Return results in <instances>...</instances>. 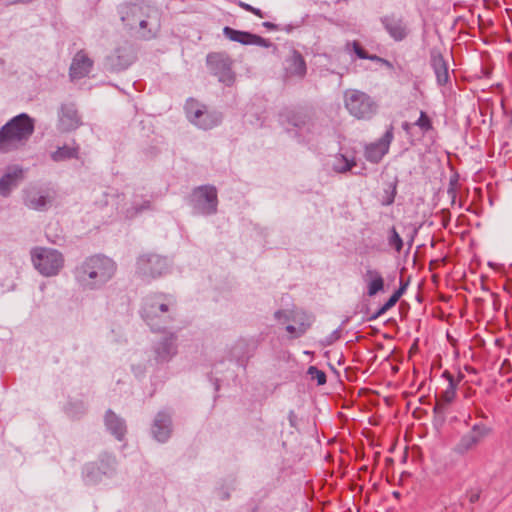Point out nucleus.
Returning <instances> with one entry per match:
<instances>
[{
    "mask_svg": "<svg viewBox=\"0 0 512 512\" xmlns=\"http://www.w3.org/2000/svg\"><path fill=\"white\" fill-rule=\"evenodd\" d=\"M105 425L107 429L118 439L122 440L126 433V425L123 419L118 417L113 411L108 410L105 415Z\"/></svg>",
    "mask_w": 512,
    "mask_h": 512,
    "instance_id": "obj_26",
    "label": "nucleus"
},
{
    "mask_svg": "<svg viewBox=\"0 0 512 512\" xmlns=\"http://www.w3.org/2000/svg\"><path fill=\"white\" fill-rule=\"evenodd\" d=\"M238 6L241 7L242 9H244L245 11L253 13L254 15H256L259 18H264V14L258 8H255V7L249 5V4L245 3V2H242V1L238 2Z\"/></svg>",
    "mask_w": 512,
    "mask_h": 512,
    "instance_id": "obj_41",
    "label": "nucleus"
},
{
    "mask_svg": "<svg viewBox=\"0 0 512 512\" xmlns=\"http://www.w3.org/2000/svg\"><path fill=\"white\" fill-rule=\"evenodd\" d=\"M287 121L298 129H309L311 125V117L304 112H289L286 115Z\"/></svg>",
    "mask_w": 512,
    "mask_h": 512,
    "instance_id": "obj_29",
    "label": "nucleus"
},
{
    "mask_svg": "<svg viewBox=\"0 0 512 512\" xmlns=\"http://www.w3.org/2000/svg\"><path fill=\"white\" fill-rule=\"evenodd\" d=\"M191 201L197 213L203 215L214 214L218 205L217 190L209 185L200 186L193 191Z\"/></svg>",
    "mask_w": 512,
    "mask_h": 512,
    "instance_id": "obj_9",
    "label": "nucleus"
},
{
    "mask_svg": "<svg viewBox=\"0 0 512 512\" xmlns=\"http://www.w3.org/2000/svg\"><path fill=\"white\" fill-rule=\"evenodd\" d=\"M108 65L113 70L126 69L134 61L131 47L124 46L117 48L115 52L107 58Z\"/></svg>",
    "mask_w": 512,
    "mask_h": 512,
    "instance_id": "obj_18",
    "label": "nucleus"
},
{
    "mask_svg": "<svg viewBox=\"0 0 512 512\" xmlns=\"http://www.w3.org/2000/svg\"><path fill=\"white\" fill-rule=\"evenodd\" d=\"M85 479L88 483H96L100 480L98 468L94 465L86 467Z\"/></svg>",
    "mask_w": 512,
    "mask_h": 512,
    "instance_id": "obj_40",
    "label": "nucleus"
},
{
    "mask_svg": "<svg viewBox=\"0 0 512 512\" xmlns=\"http://www.w3.org/2000/svg\"><path fill=\"white\" fill-rule=\"evenodd\" d=\"M152 11V7L142 3L124 4L119 8L121 20L125 25L131 28L138 25L141 29L146 27V19L150 17Z\"/></svg>",
    "mask_w": 512,
    "mask_h": 512,
    "instance_id": "obj_8",
    "label": "nucleus"
},
{
    "mask_svg": "<svg viewBox=\"0 0 512 512\" xmlns=\"http://www.w3.org/2000/svg\"><path fill=\"white\" fill-rule=\"evenodd\" d=\"M286 331L292 334L294 337H297V326L295 325H287Z\"/></svg>",
    "mask_w": 512,
    "mask_h": 512,
    "instance_id": "obj_43",
    "label": "nucleus"
},
{
    "mask_svg": "<svg viewBox=\"0 0 512 512\" xmlns=\"http://www.w3.org/2000/svg\"><path fill=\"white\" fill-rule=\"evenodd\" d=\"M388 243L391 247H393L397 252H400L403 248V241L398 232L394 227L390 230V235L388 237Z\"/></svg>",
    "mask_w": 512,
    "mask_h": 512,
    "instance_id": "obj_34",
    "label": "nucleus"
},
{
    "mask_svg": "<svg viewBox=\"0 0 512 512\" xmlns=\"http://www.w3.org/2000/svg\"><path fill=\"white\" fill-rule=\"evenodd\" d=\"M406 289V286L405 285H402L398 290H396L394 293H400V297L402 296V294L404 293Z\"/></svg>",
    "mask_w": 512,
    "mask_h": 512,
    "instance_id": "obj_46",
    "label": "nucleus"
},
{
    "mask_svg": "<svg viewBox=\"0 0 512 512\" xmlns=\"http://www.w3.org/2000/svg\"><path fill=\"white\" fill-rule=\"evenodd\" d=\"M24 178V170L20 166H10L0 178V195L8 197Z\"/></svg>",
    "mask_w": 512,
    "mask_h": 512,
    "instance_id": "obj_14",
    "label": "nucleus"
},
{
    "mask_svg": "<svg viewBox=\"0 0 512 512\" xmlns=\"http://www.w3.org/2000/svg\"><path fill=\"white\" fill-rule=\"evenodd\" d=\"M491 429L485 424H475L472 429L463 435L457 444L456 450L459 453H465L476 447L487 435Z\"/></svg>",
    "mask_w": 512,
    "mask_h": 512,
    "instance_id": "obj_10",
    "label": "nucleus"
},
{
    "mask_svg": "<svg viewBox=\"0 0 512 512\" xmlns=\"http://www.w3.org/2000/svg\"><path fill=\"white\" fill-rule=\"evenodd\" d=\"M60 129L63 131H71L80 125V117L73 104H64L61 107L59 115Z\"/></svg>",
    "mask_w": 512,
    "mask_h": 512,
    "instance_id": "obj_20",
    "label": "nucleus"
},
{
    "mask_svg": "<svg viewBox=\"0 0 512 512\" xmlns=\"http://www.w3.org/2000/svg\"><path fill=\"white\" fill-rule=\"evenodd\" d=\"M93 67V60L84 50L78 51L71 62L69 75L71 79H81L89 74Z\"/></svg>",
    "mask_w": 512,
    "mask_h": 512,
    "instance_id": "obj_15",
    "label": "nucleus"
},
{
    "mask_svg": "<svg viewBox=\"0 0 512 512\" xmlns=\"http://www.w3.org/2000/svg\"><path fill=\"white\" fill-rule=\"evenodd\" d=\"M393 137V126H390L377 142L366 146L365 158L372 163L380 162L383 156L389 151Z\"/></svg>",
    "mask_w": 512,
    "mask_h": 512,
    "instance_id": "obj_11",
    "label": "nucleus"
},
{
    "mask_svg": "<svg viewBox=\"0 0 512 512\" xmlns=\"http://www.w3.org/2000/svg\"><path fill=\"white\" fill-rule=\"evenodd\" d=\"M52 200L51 193L32 189L26 191L24 203L30 209L42 211L48 207Z\"/></svg>",
    "mask_w": 512,
    "mask_h": 512,
    "instance_id": "obj_19",
    "label": "nucleus"
},
{
    "mask_svg": "<svg viewBox=\"0 0 512 512\" xmlns=\"http://www.w3.org/2000/svg\"><path fill=\"white\" fill-rule=\"evenodd\" d=\"M284 69L287 77L303 78L307 71L303 56L296 50H292L291 54L285 59Z\"/></svg>",
    "mask_w": 512,
    "mask_h": 512,
    "instance_id": "obj_16",
    "label": "nucleus"
},
{
    "mask_svg": "<svg viewBox=\"0 0 512 512\" xmlns=\"http://www.w3.org/2000/svg\"><path fill=\"white\" fill-rule=\"evenodd\" d=\"M414 125L415 123L403 122L402 129L409 134Z\"/></svg>",
    "mask_w": 512,
    "mask_h": 512,
    "instance_id": "obj_44",
    "label": "nucleus"
},
{
    "mask_svg": "<svg viewBox=\"0 0 512 512\" xmlns=\"http://www.w3.org/2000/svg\"><path fill=\"white\" fill-rule=\"evenodd\" d=\"M30 254L34 268L45 277L58 275L64 267V257L56 249L35 247Z\"/></svg>",
    "mask_w": 512,
    "mask_h": 512,
    "instance_id": "obj_3",
    "label": "nucleus"
},
{
    "mask_svg": "<svg viewBox=\"0 0 512 512\" xmlns=\"http://www.w3.org/2000/svg\"><path fill=\"white\" fill-rule=\"evenodd\" d=\"M167 270V260L157 254H142L136 262L137 275L146 281L162 276Z\"/></svg>",
    "mask_w": 512,
    "mask_h": 512,
    "instance_id": "obj_6",
    "label": "nucleus"
},
{
    "mask_svg": "<svg viewBox=\"0 0 512 512\" xmlns=\"http://www.w3.org/2000/svg\"><path fill=\"white\" fill-rule=\"evenodd\" d=\"M265 28L267 29H270V30H276L277 29V26L271 22H264L262 24Z\"/></svg>",
    "mask_w": 512,
    "mask_h": 512,
    "instance_id": "obj_45",
    "label": "nucleus"
},
{
    "mask_svg": "<svg viewBox=\"0 0 512 512\" xmlns=\"http://www.w3.org/2000/svg\"><path fill=\"white\" fill-rule=\"evenodd\" d=\"M400 299V293H393L391 297L380 307L376 316H381L385 314L388 310L396 305L398 300Z\"/></svg>",
    "mask_w": 512,
    "mask_h": 512,
    "instance_id": "obj_37",
    "label": "nucleus"
},
{
    "mask_svg": "<svg viewBox=\"0 0 512 512\" xmlns=\"http://www.w3.org/2000/svg\"><path fill=\"white\" fill-rule=\"evenodd\" d=\"M257 349V342L253 339H239L233 345L231 354L238 362L244 364L253 356Z\"/></svg>",
    "mask_w": 512,
    "mask_h": 512,
    "instance_id": "obj_22",
    "label": "nucleus"
},
{
    "mask_svg": "<svg viewBox=\"0 0 512 512\" xmlns=\"http://www.w3.org/2000/svg\"><path fill=\"white\" fill-rule=\"evenodd\" d=\"M396 184H391L387 190L384 191V195L382 196L381 203L384 206L391 205L396 196Z\"/></svg>",
    "mask_w": 512,
    "mask_h": 512,
    "instance_id": "obj_38",
    "label": "nucleus"
},
{
    "mask_svg": "<svg viewBox=\"0 0 512 512\" xmlns=\"http://www.w3.org/2000/svg\"><path fill=\"white\" fill-rule=\"evenodd\" d=\"M287 319L297 325V338L304 335L313 322L312 316L301 310H295L292 316L287 315Z\"/></svg>",
    "mask_w": 512,
    "mask_h": 512,
    "instance_id": "obj_27",
    "label": "nucleus"
},
{
    "mask_svg": "<svg viewBox=\"0 0 512 512\" xmlns=\"http://www.w3.org/2000/svg\"><path fill=\"white\" fill-rule=\"evenodd\" d=\"M221 122V115L216 112H209L204 109L202 112V118H197L194 124L203 129H211Z\"/></svg>",
    "mask_w": 512,
    "mask_h": 512,
    "instance_id": "obj_28",
    "label": "nucleus"
},
{
    "mask_svg": "<svg viewBox=\"0 0 512 512\" xmlns=\"http://www.w3.org/2000/svg\"><path fill=\"white\" fill-rule=\"evenodd\" d=\"M115 272L116 264L112 259L94 255L76 267L75 279L82 288L94 290L110 281Z\"/></svg>",
    "mask_w": 512,
    "mask_h": 512,
    "instance_id": "obj_1",
    "label": "nucleus"
},
{
    "mask_svg": "<svg viewBox=\"0 0 512 512\" xmlns=\"http://www.w3.org/2000/svg\"><path fill=\"white\" fill-rule=\"evenodd\" d=\"M355 165L354 161L347 159L345 156H341L334 165V168L336 171L343 173L351 170Z\"/></svg>",
    "mask_w": 512,
    "mask_h": 512,
    "instance_id": "obj_36",
    "label": "nucleus"
},
{
    "mask_svg": "<svg viewBox=\"0 0 512 512\" xmlns=\"http://www.w3.org/2000/svg\"><path fill=\"white\" fill-rule=\"evenodd\" d=\"M186 113L191 122L194 123L195 119L202 118V112L205 106L200 105L196 100L190 99L185 105Z\"/></svg>",
    "mask_w": 512,
    "mask_h": 512,
    "instance_id": "obj_30",
    "label": "nucleus"
},
{
    "mask_svg": "<svg viewBox=\"0 0 512 512\" xmlns=\"http://www.w3.org/2000/svg\"><path fill=\"white\" fill-rule=\"evenodd\" d=\"M149 208H150V202L149 201H143L142 204H140V205L135 204V205H133L132 208L127 209L125 214H126L127 218H133L138 213H140L141 211L149 209Z\"/></svg>",
    "mask_w": 512,
    "mask_h": 512,
    "instance_id": "obj_39",
    "label": "nucleus"
},
{
    "mask_svg": "<svg viewBox=\"0 0 512 512\" xmlns=\"http://www.w3.org/2000/svg\"><path fill=\"white\" fill-rule=\"evenodd\" d=\"M431 66L436 75L437 83L439 85L447 84L449 81V69L441 53L435 51L431 53Z\"/></svg>",
    "mask_w": 512,
    "mask_h": 512,
    "instance_id": "obj_25",
    "label": "nucleus"
},
{
    "mask_svg": "<svg viewBox=\"0 0 512 512\" xmlns=\"http://www.w3.org/2000/svg\"><path fill=\"white\" fill-rule=\"evenodd\" d=\"M307 374L310 376L311 380H315L318 385H324L326 383L325 372L315 366H310L307 370Z\"/></svg>",
    "mask_w": 512,
    "mask_h": 512,
    "instance_id": "obj_33",
    "label": "nucleus"
},
{
    "mask_svg": "<svg viewBox=\"0 0 512 512\" xmlns=\"http://www.w3.org/2000/svg\"><path fill=\"white\" fill-rule=\"evenodd\" d=\"M386 31L395 41H401L407 36V28L402 18L391 16H384L381 18Z\"/></svg>",
    "mask_w": 512,
    "mask_h": 512,
    "instance_id": "obj_23",
    "label": "nucleus"
},
{
    "mask_svg": "<svg viewBox=\"0 0 512 512\" xmlns=\"http://www.w3.org/2000/svg\"><path fill=\"white\" fill-rule=\"evenodd\" d=\"M207 65L213 75H215L219 82L226 86L233 85L235 81V73L232 70V59L222 52L210 53L206 58Z\"/></svg>",
    "mask_w": 512,
    "mask_h": 512,
    "instance_id": "obj_7",
    "label": "nucleus"
},
{
    "mask_svg": "<svg viewBox=\"0 0 512 512\" xmlns=\"http://www.w3.org/2000/svg\"><path fill=\"white\" fill-rule=\"evenodd\" d=\"M34 132V120L25 113L13 117L0 129V153H9L26 145Z\"/></svg>",
    "mask_w": 512,
    "mask_h": 512,
    "instance_id": "obj_2",
    "label": "nucleus"
},
{
    "mask_svg": "<svg viewBox=\"0 0 512 512\" xmlns=\"http://www.w3.org/2000/svg\"><path fill=\"white\" fill-rule=\"evenodd\" d=\"M294 311H295V310H291V311H282V310H279V311H276V312H275V315H274V316H275V318H276L278 321H280V322H282V323H286V322H290V321H291V319H287V315L292 316Z\"/></svg>",
    "mask_w": 512,
    "mask_h": 512,
    "instance_id": "obj_42",
    "label": "nucleus"
},
{
    "mask_svg": "<svg viewBox=\"0 0 512 512\" xmlns=\"http://www.w3.org/2000/svg\"><path fill=\"white\" fill-rule=\"evenodd\" d=\"M415 125L418 126L423 133L432 129V121L424 111L420 112V116L415 122Z\"/></svg>",
    "mask_w": 512,
    "mask_h": 512,
    "instance_id": "obj_35",
    "label": "nucleus"
},
{
    "mask_svg": "<svg viewBox=\"0 0 512 512\" xmlns=\"http://www.w3.org/2000/svg\"><path fill=\"white\" fill-rule=\"evenodd\" d=\"M78 148L63 146L52 153L51 157L54 161H63L70 158H77Z\"/></svg>",
    "mask_w": 512,
    "mask_h": 512,
    "instance_id": "obj_31",
    "label": "nucleus"
},
{
    "mask_svg": "<svg viewBox=\"0 0 512 512\" xmlns=\"http://www.w3.org/2000/svg\"><path fill=\"white\" fill-rule=\"evenodd\" d=\"M155 359L164 363L177 354V336L174 333L165 334L154 346Z\"/></svg>",
    "mask_w": 512,
    "mask_h": 512,
    "instance_id": "obj_12",
    "label": "nucleus"
},
{
    "mask_svg": "<svg viewBox=\"0 0 512 512\" xmlns=\"http://www.w3.org/2000/svg\"><path fill=\"white\" fill-rule=\"evenodd\" d=\"M152 433L156 440L165 442L171 434V417L165 412H159L152 426Z\"/></svg>",
    "mask_w": 512,
    "mask_h": 512,
    "instance_id": "obj_21",
    "label": "nucleus"
},
{
    "mask_svg": "<svg viewBox=\"0 0 512 512\" xmlns=\"http://www.w3.org/2000/svg\"><path fill=\"white\" fill-rule=\"evenodd\" d=\"M223 34L231 41L239 42L244 45H258L262 47H270L272 43L261 36L249 32L235 30L231 27H224Z\"/></svg>",
    "mask_w": 512,
    "mask_h": 512,
    "instance_id": "obj_13",
    "label": "nucleus"
},
{
    "mask_svg": "<svg viewBox=\"0 0 512 512\" xmlns=\"http://www.w3.org/2000/svg\"><path fill=\"white\" fill-rule=\"evenodd\" d=\"M175 306L173 296L163 293L149 295L144 299L142 308V316L153 330H156L155 320L160 318L162 314L167 313L170 308Z\"/></svg>",
    "mask_w": 512,
    "mask_h": 512,
    "instance_id": "obj_5",
    "label": "nucleus"
},
{
    "mask_svg": "<svg viewBox=\"0 0 512 512\" xmlns=\"http://www.w3.org/2000/svg\"><path fill=\"white\" fill-rule=\"evenodd\" d=\"M346 49L350 51L351 49L355 52V54L360 59H369L372 61H383L380 57L376 55H369L357 41L348 42L346 44Z\"/></svg>",
    "mask_w": 512,
    "mask_h": 512,
    "instance_id": "obj_32",
    "label": "nucleus"
},
{
    "mask_svg": "<svg viewBox=\"0 0 512 512\" xmlns=\"http://www.w3.org/2000/svg\"><path fill=\"white\" fill-rule=\"evenodd\" d=\"M443 377H445L447 380V387L438 396L435 406V410L438 411H443L445 407L454 400L458 384L457 382L454 381L453 376L448 371H445L443 373Z\"/></svg>",
    "mask_w": 512,
    "mask_h": 512,
    "instance_id": "obj_24",
    "label": "nucleus"
},
{
    "mask_svg": "<svg viewBox=\"0 0 512 512\" xmlns=\"http://www.w3.org/2000/svg\"><path fill=\"white\" fill-rule=\"evenodd\" d=\"M344 104L349 113L360 120L371 119L377 111L375 101L368 94L355 89L344 93Z\"/></svg>",
    "mask_w": 512,
    "mask_h": 512,
    "instance_id": "obj_4",
    "label": "nucleus"
},
{
    "mask_svg": "<svg viewBox=\"0 0 512 512\" xmlns=\"http://www.w3.org/2000/svg\"><path fill=\"white\" fill-rule=\"evenodd\" d=\"M362 279L367 287V295L373 297L384 290V278L380 271L370 266L366 267Z\"/></svg>",
    "mask_w": 512,
    "mask_h": 512,
    "instance_id": "obj_17",
    "label": "nucleus"
}]
</instances>
